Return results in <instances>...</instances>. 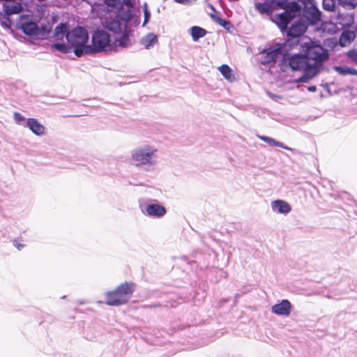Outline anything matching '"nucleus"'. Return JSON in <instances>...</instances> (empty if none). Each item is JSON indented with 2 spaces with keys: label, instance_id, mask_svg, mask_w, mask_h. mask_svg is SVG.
I'll return each mask as SVG.
<instances>
[{
  "label": "nucleus",
  "instance_id": "1",
  "mask_svg": "<svg viewBox=\"0 0 357 357\" xmlns=\"http://www.w3.org/2000/svg\"><path fill=\"white\" fill-rule=\"evenodd\" d=\"M132 14L130 11L120 12L115 15L114 18L105 19L102 23L103 27L114 33H121V36L115 40L116 46L126 48L131 45L130 36L132 30L128 26L131 21Z\"/></svg>",
  "mask_w": 357,
  "mask_h": 357
},
{
  "label": "nucleus",
  "instance_id": "2",
  "mask_svg": "<svg viewBox=\"0 0 357 357\" xmlns=\"http://www.w3.org/2000/svg\"><path fill=\"white\" fill-rule=\"evenodd\" d=\"M305 41L301 43L300 51L303 52L310 66H314L319 70L324 68V62L329 59V52L319 41L312 40L310 38H305Z\"/></svg>",
  "mask_w": 357,
  "mask_h": 357
},
{
  "label": "nucleus",
  "instance_id": "3",
  "mask_svg": "<svg viewBox=\"0 0 357 357\" xmlns=\"http://www.w3.org/2000/svg\"><path fill=\"white\" fill-rule=\"evenodd\" d=\"M284 1L279 4V9H284V11L279 14H275L271 17V20L274 22L280 31L287 29L291 21L297 17L301 15L303 12V5L298 3L299 1L293 0H279Z\"/></svg>",
  "mask_w": 357,
  "mask_h": 357
},
{
  "label": "nucleus",
  "instance_id": "4",
  "mask_svg": "<svg viewBox=\"0 0 357 357\" xmlns=\"http://www.w3.org/2000/svg\"><path fill=\"white\" fill-rule=\"evenodd\" d=\"M135 283L125 282L119 284L114 290L105 293L106 303L110 306H119L128 302L135 291Z\"/></svg>",
  "mask_w": 357,
  "mask_h": 357
},
{
  "label": "nucleus",
  "instance_id": "5",
  "mask_svg": "<svg viewBox=\"0 0 357 357\" xmlns=\"http://www.w3.org/2000/svg\"><path fill=\"white\" fill-rule=\"evenodd\" d=\"M307 27L305 22L302 21V19L300 18L293 22L289 27L287 26V29L281 31L283 33H285L287 36L283 44L289 47L290 51L300 45L301 43L305 41L304 39L309 38L303 36Z\"/></svg>",
  "mask_w": 357,
  "mask_h": 357
},
{
  "label": "nucleus",
  "instance_id": "6",
  "mask_svg": "<svg viewBox=\"0 0 357 357\" xmlns=\"http://www.w3.org/2000/svg\"><path fill=\"white\" fill-rule=\"evenodd\" d=\"M157 149L149 145H144L134 149L131 157L137 167L154 166L156 164Z\"/></svg>",
  "mask_w": 357,
  "mask_h": 357
},
{
  "label": "nucleus",
  "instance_id": "7",
  "mask_svg": "<svg viewBox=\"0 0 357 357\" xmlns=\"http://www.w3.org/2000/svg\"><path fill=\"white\" fill-rule=\"evenodd\" d=\"M310 66V62L307 60L303 52L294 54L291 55L289 54V52L285 54L284 56L282 57L280 61L279 67L282 72H286L287 68L289 67L294 71H302Z\"/></svg>",
  "mask_w": 357,
  "mask_h": 357
},
{
  "label": "nucleus",
  "instance_id": "8",
  "mask_svg": "<svg viewBox=\"0 0 357 357\" xmlns=\"http://www.w3.org/2000/svg\"><path fill=\"white\" fill-rule=\"evenodd\" d=\"M289 51L290 48L286 47L283 43H277L274 46L266 47L260 52V54L263 55L260 63L263 66L271 65V66H273L279 56L281 55L283 57Z\"/></svg>",
  "mask_w": 357,
  "mask_h": 357
},
{
  "label": "nucleus",
  "instance_id": "9",
  "mask_svg": "<svg viewBox=\"0 0 357 357\" xmlns=\"http://www.w3.org/2000/svg\"><path fill=\"white\" fill-rule=\"evenodd\" d=\"M300 19L307 26L317 25L321 22V12L317 8L315 0L303 5L302 17Z\"/></svg>",
  "mask_w": 357,
  "mask_h": 357
},
{
  "label": "nucleus",
  "instance_id": "10",
  "mask_svg": "<svg viewBox=\"0 0 357 357\" xmlns=\"http://www.w3.org/2000/svg\"><path fill=\"white\" fill-rule=\"evenodd\" d=\"M91 47L93 53L102 52L106 50L111 44L110 35L103 29H97L92 35Z\"/></svg>",
  "mask_w": 357,
  "mask_h": 357
},
{
  "label": "nucleus",
  "instance_id": "11",
  "mask_svg": "<svg viewBox=\"0 0 357 357\" xmlns=\"http://www.w3.org/2000/svg\"><path fill=\"white\" fill-rule=\"evenodd\" d=\"M17 27L29 37L38 36L39 25L31 16L27 14L20 15V21L17 23Z\"/></svg>",
  "mask_w": 357,
  "mask_h": 357
},
{
  "label": "nucleus",
  "instance_id": "12",
  "mask_svg": "<svg viewBox=\"0 0 357 357\" xmlns=\"http://www.w3.org/2000/svg\"><path fill=\"white\" fill-rule=\"evenodd\" d=\"M66 39L72 46L76 45H84L89 39L86 29L83 26H77L66 34Z\"/></svg>",
  "mask_w": 357,
  "mask_h": 357
},
{
  "label": "nucleus",
  "instance_id": "13",
  "mask_svg": "<svg viewBox=\"0 0 357 357\" xmlns=\"http://www.w3.org/2000/svg\"><path fill=\"white\" fill-rule=\"evenodd\" d=\"M283 1L279 0H264L263 3H256L255 8L262 15H271L274 10L279 9V4Z\"/></svg>",
  "mask_w": 357,
  "mask_h": 357
},
{
  "label": "nucleus",
  "instance_id": "14",
  "mask_svg": "<svg viewBox=\"0 0 357 357\" xmlns=\"http://www.w3.org/2000/svg\"><path fill=\"white\" fill-rule=\"evenodd\" d=\"M291 307L289 301L283 299L280 303L273 305L271 307V311L277 315L289 316L291 313Z\"/></svg>",
  "mask_w": 357,
  "mask_h": 357
},
{
  "label": "nucleus",
  "instance_id": "15",
  "mask_svg": "<svg viewBox=\"0 0 357 357\" xmlns=\"http://www.w3.org/2000/svg\"><path fill=\"white\" fill-rule=\"evenodd\" d=\"M321 70H319L315 66L314 67L310 66L309 68L302 70L303 71V75L298 78L296 79L294 82L297 84L307 83L315 77Z\"/></svg>",
  "mask_w": 357,
  "mask_h": 357
},
{
  "label": "nucleus",
  "instance_id": "16",
  "mask_svg": "<svg viewBox=\"0 0 357 357\" xmlns=\"http://www.w3.org/2000/svg\"><path fill=\"white\" fill-rule=\"evenodd\" d=\"M336 23L340 24L342 28H350L354 23V13H341L337 12L335 16Z\"/></svg>",
  "mask_w": 357,
  "mask_h": 357
},
{
  "label": "nucleus",
  "instance_id": "17",
  "mask_svg": "<svg viewBox=\"0 0 357 357\" xmlns=\"http://www.w3.org/2000/svg\"><path fill=\"white\" fill-rule=\"evenodd\" d=\"M146 214L154 218H161L166 214V208L159 204H149L145 208Z\"/></svg>",
  "mask_w": 357,
  "mask_h": 357
},
{
  "label": "nucleus",
  "instance_id": "18",
  "mask_svg": "<svg viewBox=\"0 0 357 357\" xmlns=\"http://www.w3.org/2000/svg\"><path fill=\"white\" fill-rule=\"evenodd\" d=\"M13 3L8 4L7 2H4L3 3V11L4 14L7 16H11L15 14H19L24 10L23 6L22 3L13 1Z\"/></svg>",
  "mask_w": 357,
  "mask_h": 357
},
{
  "label": "nucleus",
  "instance_id": "19",
  "mask_svg": "<svg viewBox=\"0 0 357 357\" xmlns=\"http://www.w3.org/2000/svg\"><path fill=\"white\" fill-rule=\"evenodd\" d=\"M29 130L37 136H42L45 133V127L37 119L29 118L26 120V126Z\"/></svg>",
  "mask_w": 357,
  "mask_h": 357
},
{
  "label": "nucleus",
  "instance_id": "20",
  "mask_svg": "<svg viewBox=\"0 0 357 357\" xmlns=\"http://www.w3.org/2000/svg\"><path fill=\"white\" fill-rule=\"evenodd\" d=\"M273 211L281 214H287L291 211V206L285 201L277 199L271 203Z\"/></svg>",
  "mask_w": 357,
  "mask_h": 357
},
{
  "label": "nucleus",
  "instance_id": "21",
  "mask_svg": "<svg viewBox=\"0 0 357 357\" xmlns=\"http://www.w3.org/2000/svg\"><path fill=\"white\" fill-rule=\"evenodd\" d=\"M72 48H73L74 54L77 57H81L84 54L91 55L94 54L91 45L87 43H85L84 45H76L75 46H72Z\"/></svg>",
  "mask_w": 357,
  "mask_h": 357
},
{
  "label": "nucleus",
  "instance_id": "22",
  "mask_svg": "<svg viewBox=\"0 0 357 357\" xmlns=\"http://www.w3.org/2000/svg\"><path fill=\"white\" fill-rule=\"evenodd\" d=\"M259 138H260L261 140H262L263 142L267 143L271 146L280 147L282 149L294 152V153L296 151L295 149H291L290 147H288L284 144H283V143H282L280 142L276 141L275 139H273L272 137H267V136H260Z\"/></svg>",
  "mask_w": 357,
  "mask_h": 357
},
{
  "label": "nucleus",
  "instance_id": "23",
  "mask_svg": "<svg viewBox=\"0 0 357 357\" xmlns=\"http://www.w3.org/2000/svg\"><path fill=\"white\" fill-rule=\"evenodd\" d=\"M157 42V36L153 33H149L140 39L141 45H144L146 49L153 47Z\"/></svg>",
  "mask_w": 357,
  "mask_h": 357
},
{
  "label": "nucleus",
  "instance_id": "24",
  "mask_svg": "<svg viewBox=\"0 0 357 357\" xmlns=\"http://www.w3.org/2000/svg\"><path fill=\"white\" fill-rule=\"evenodd\" d=\"M333 68L339 75L342 76L357 75V70L351 67H348L346 66H334Z\"/></svg>",
  "mask_w": 357,
  "mask_h": 357
},
{
  "label": "nucleus",
  "instance_id": "25",
  "mask_svg": "<svg viewBox=\"0 0 357 357\" xmlns=\"http://www.w3.org/2000/svg\"><path fill=\"white\" fill-rule=\"evenodd\" d=\"M211 17L215 22L222 26L227 31H231L234 29V25L231 22L226 19L222 18L215 14H211Z\"/></svg>",
  "mask_w": 357,
  "mask_h": 357
},
{
  "label": "nucleus",
  "instance_id": "26",
  "mask_svg": "<svg viewBox=\"0 0 357 357\" xmlns=\"http://www.w3.org/2000/svg\"><path fill=\"white\" fill-rule=\"evenodd\" d=\"M68 24L67 23H59L55 28L53 37L55 40H62L63 34L68 32Z\"/></svg>",
  "mask_w": 357,
  "mask_h": 357
},
{
  "label": "nucleus",
  "instance_id": "27",
  "mask_svg": "<svg viewBox=\"0 0 357 357\" xmlns=\"http://www.w3.org/2000/svg\"><path fill=\"white\" fill-rule=\"evenodd\" d=\"M207 33V31L202 27L193 26L190 28V34L192 40L196 42L199 38L204 37Z\"/></svg>",
  "mask_w": 357,
  "mask_h": 357
},
{
  "label": "nucleus",
  "instance_id": "28",
  "mask_svg": "<svg viewBox=\"0 0 357 357\" xmlns=\"http://www.w3.org/2000/svg\"><path fill=\"white\" fill-rule=\"evenodd\" d=\"M103 2L112 9H116V15L120 12H126L121 0H103Z\"/></svg>",
  "mask_w": 357,
  "mask_h": 357
},
{
  "label": "nucleus",
  "instance_id": "29",
  "mask_svg": "<svg viewBox=\"0 0 357 357\" xmlns=\"http://www.w3.org/2000/svg\"><path fill=\"white\" fill-rule=\"evenodd\" d=\"M219 71L221 73L222 75L225 79L229 82H232L234 80V76L232 73V70L231 68L227 64H222L218 68Z\"/></svg>",
  "mask_w": 357,
  "mask_h": 357
},
{
  "label": "nucleus",
  "instance_id": "30",
  "mask_svg": "<svg viewBox=\"0 0 357 357\" xmlns=\"http://www.w3.org/2000/svg\"><path fill=\"white\" fill-rule=\"evenodd\" d=\"M337 5L347 10H354L357 7V0H337Z\"/></svg>",
  "mask_w": 357,
  "mask_h": 357
},
{
  "label": "nucleus",
  "instance_id": "31",
  "mask_svg": "<svg viewBox=\"0 0 357 357\" xmlns=\"http://www.w3.org/2000/svg\"><path fill=\"white\" fill-rule=\"evenodd\" d=\"M52 47L63 54L69 53L72 50L71 45H68L64 43H54L52 45Z\"/></svg>",
  "mask_w": 357,
  "mask_h": 357
},
{
  "label": "nucleus",
  "instance_id": "32",
  "mask_svg": "<svg viewBox=\"0 0 357 357\" xmlns=\"http://www.w3.org/2000/svg\"><path fill=\"white\" fill-rule=\"evenodd\" d=\"M337 4V0H322L323 9L326 11H335Z\"/></svg>",
  "mask_w": 357,
  "mask_h": 357
},
{
  "label": "nucleus",
  "instance_id": "33",
  "mask_svg": "<svg viewBox=\"0 0 357 357\" xmlns=\"http://www.w3.org/2000/svg\"><path fill=\"white\" fill-rule=\"evenodd\" d=\"M52 30V27L47 24L42 23L40 26H39V33L38 36H41L42 38H46L47 35H49Z\"/></svg>",
  "mask_w": 357,
  "mask_h": 357
},
{
  "label": "nucleus",
  "instance_id": "34",
  "mask_svg": "<svg viewBox=\"0 0 357 357\" xmlns=\"http://www.w3.org/2000/svg\"><path fill=\"white\" fill-rule=\"evenodd\" d=\"M356 35L353 31L344 30L340 36V40H344L345 42L351 43L354 40Z\"/></svg>",
  "mask_w": 357,
  "mask_h": 357
},
{
  "label": "nucleus",
  "instance_id": "35",
  "mask_svg": "<svg viewBox=\"0 0 357 357\" xmlns=\"http://www.w3.org/2000/svg\"><path fill=\"white\" fill-rule=\"evenodd\" d=\"M122 4L128 7L125 11H130L132 14V18L135 17V11L137 9L135 6V0H122Z\"/></svg>",
  "mask_w": 357,
  "mask_h": 357
},
{
  "label": "nucleus",
  "instance_id": "36",
  "mask_svg": "<svg viewBox=\"0 0 357 357\" xmlns=\"http://www.w3.org/2000/svg\"><path fill=\"white\" fill-rule=\"evenodd\" d=\"M13 119H14L15 122L17 124H18L20 126H22L24 127L26 126V120H27V119H26L20 113H19L17 112H14Z\"/></svg>",
  "mask_w": 357,
  "mask_h": 357
},
{
  "label": "nucleus",
  "instance_id": "37",
  "mask_svg": "<svg viewBox=\"0 0 357 357\" xmlns=\"http://www.w3.org/2000/svg\"><path fill=\"white\" fill-rule=\"evenodd\" d=\"M1 21V25L5 29H10L11 26V20L10 16H7L4 14V17Z\"/></svg>",
  "mask_w": 357,
  "mask_h": 357
},
{
  "label": "nucleus",
  "instance_id": "38",
  "mask_svg": "<svg viewBox=\"0 0 357 357\" xmlns=\"http://www.w3.org/2000/svg\"><path fill=\"white\" fill-rule=\"evenodd\" d=\"M132 20V25L134 26H137L140 23V10L139 9H137L135 11V17L131 19Z\"/></svg>",
  "mask_w": 357,
  "mask_h": 357
},
{
  "label": "nucleus",
  "instance_id": "39",
  "mask_svg": "<svg viewBox=\"0 0 357 357\" xmlns=\"http://www.w3.org/2000/svg\"><path fill=\"white\" fill-rule=\"evenodd\" d=\"M151 14L150 11H145L144 12V22H143V26H145L146 24L149 22L151 18Z\"/></svg>",
  "mask_w": 357,
  "mask_h": 357
},
{
  "label": "nucleus",
  "instance_id": "40",
  "mask_svg": "<svg viewBox=\"0 0 357 357\" xmlns=\"http://www.w3.org/2000/svg\"><path fill=\"white\" fill-rule=\"evenodd\" d=\"M348 56L353 60L357 61V49L349 51Z\"/></svg>",
  "mask_w": 357,
  "mask_h": 357
},
{
  "label": "nucleus",
  "instance_id": "41",
  "mask_svg": "<svg viewBox=\"0 0 357 357\" xmlns=\"http://www.w3.org/2000/svg\"><path fill=\"white\" fill-rule=\"evenodd\" d=\"M197 0H174L175 2L183 5H190Z\"/></svg>",
  "mask_w": 357,
  "mask_h": 357
},
{
  "label": "nucleus",
  "instance_id": "42",
  "mask_svg": "<svg viewBox=\"0 0 357 357\" xmlns=\"http://www.w3.org/2000/svg\"><path fill=\"white\" fill-rule=\"evenodd\" d=\"M13 244L15 247H16L19 250H22L24 247V244L20 243L17 242L16 241H13Z\"/></svg>",
  "mask_w": 357,
  "mask_h": 357
},
{
  "label": "nucleus",
  "instance_id": "43",
  "mask_svg": "<svg viewBox=\"0 0 357 357\" xmlns=\"http://www.w3.org/2000/svg\"><path fill=\"white\" fill-rule=\"evenodd\" d=\"M307 90L310 92H315L317 91V86L315 85H311L307 87Z\"/></svg>",
  "mask_w": 357,
  "mask_h": 357
},
{
  "label": "nucleus",
  "instance_id": "44",
  "mask_svg": "<svg viewBox=\"0 0 357 357\" xmlns=\"http://www.w3.org/2000/svg\"><path fill=\"white\" fill-rule=\"evenodd\" d=\"M145 11H149V10L148 8V5L146 3H144L143 5V12H145Z\"/></svg>",
  "mask_w": 357,
  "mask_h": 357
},
{
  "label": "nucleus",
  "instance_id": "45",
  "mask_svg": "<svg viewBox=\"0 0 357 357\" xmlns=\"http://www.w3.org/2000/svg\"><path fill=\"white\" fill-rule=\"evenodd\" d=\"M3 17H4V13H3V12H1V11L0 10V20H3Z\"/></svg>",
  "mask_w": 357,
  "mask_h": 357
},
{
  "label": "nucleus",
  "instance_id": "46",
  "mask_svg": "<svg viewBox=\"0 0 357 357\" xmlns=\"http://www.w3.org/2000/svg\"><path fill=\"white\" fill-rule=\"evenodd\" d=\"M181 259L183 260V261H186L188 259V257L186 256H183L181 257Z\"/></svg>",
  "mask_w": 357,
  "mask_h": 357
},
{
  "label": "nucleus",
  "instance_id": "47",
  "mask_svg": "<svg viewBox=\"0 0 357 357\" xmlns=\"http://www.w3.org/2000/svg\"><path fill=\"white\" fill-rule=\"evenodd\" d=\"M210 6H211V9H212L213 10L215 11V8L213 7V6L211 5Z\"/></svg>",
  "mask_w": 357,
  "mask_h": 357
}]
</instances>
